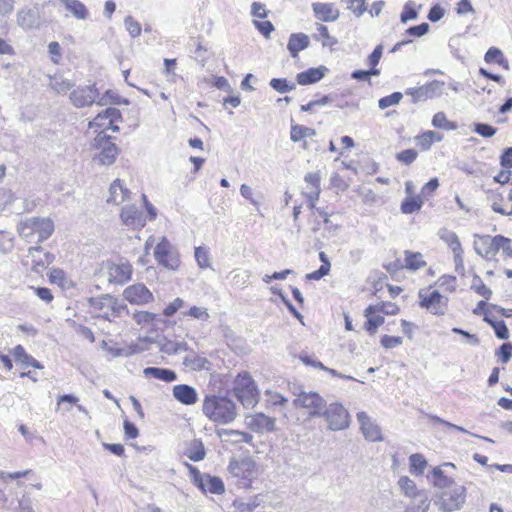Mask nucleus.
Here are the masks:
<instances>
[{
  "instance_id": "obj_1",
  "label": "nucleus",
  "mask_w": 512,
  "mask_h": 512,
  "mask_svg": "<svg viewBox=\"0 0 512 512\" xmlns=\"http://www.w3.org/2000/svg\"><path fill=\"white\" fill-rule=\"evenodd\" d=\"M203 414L216 424H229L237 417L235 403L227 396L220 394H208L202 405Z\"/></svg>"
},
{
  "instance_id": "obj_2",
  "label": "nucleus",
  "mask_w": 512,
  "mask_h": 512,
  "mask_svg": "<svg viewBox=\"0 0 512 512\" xmlns=\"http://www.w3.org/2000/svg\"><path fill=\"white\" fill-rule=\"evenodd\" d=\"M232 391L245 408H253L259 401V391L248 373L236 377Z\"/></svg>"
},
{
  "instance_id": "obj_3",
  "label": "nucleus",
  "mask_w": 512,
  "mask_h": 512,
  "mask_svg": "<svg viewBox=\"0 0 512 512\" xmlns=\"http://www.w3.org/2000/svg\"><path fill=\"white\" fill-rule=\"evenodd\" d=\"M293 405L297 408H303L308 411L310 417H320L327 402L315 391H305L302 388L294 389Z\"/></svg>"
},
{
  "instance_id": "obj_4",
  "label": "nucleus",
  "mask_w": 512,
  "mask_h": 512,
  "mask_svg": "<svg viewBox=\"0 0 512 512\" xmlns=\"http://www.w3.org/2000/svg\"><path fill=\"white\" fill-rule=\"evenodd\" d=\"M466 492L465 486L453 485L444 491H440L435 505L443 512L460 510L466 502Z\"/></svg>"
},
{
  "instance_id": "obj_5",
  "label": "nucleus",
  "mask_w": 512,
  "mask_h": 512,
  "mask_svg": "<svg viewBox=\"0 0 512 512\" xmlns=\"http://www.w3.org/2000/svg\"><path fill=\"white\" fill-rule=\"evenodd\" d=\"M320 417L324 418L331 431L345 430L350 425V414L340 402L326 404Z\"/></svg>"
},
{
  "instance_id": "obj_6",
  "label": "nucleus",
  "mask_w": 512,
  "mask_h": 512,
  "mask_svg": "<svg viewBox=\"0 0 512 512\" xmlns=\"http://www.w3.org/2000/svg\"><path fill=\"white\" fill-rule=\"evenodd\" d=\"M18 230L19 234L25 238L36 235L38 241H43L53 233L54 224L49 218L32 217L22 222Z\"/></svg>"
},
{
  "instance_id": "obj_7",
  "label": "nucleus",
  "mask_w": 512,
  "mask_h": 512,
  "mask_svg": "<svg viewBox=\"0 0 512 512\" xmlns=\"http://www.w3.org/2000/svg\"><path fill=\"white\" fill-rule=\"evenodd\" d=\"M228 470L233 477L239 479V485L243 488L251 486L254 479L258 476L257 465L251 458L232 460L229 463Z\"/></svg>"
},
{
  "instance_id": "obj_8",
  "label": "nucleus",
  "mask_w": 512,
  "mask_h": 512,
  "mask_svg": "<svg viewBox=\"0 0 512 512\" xmlns=\"http://www.w3.org/2000/svg\"><path fill=\"white\" fill-rule=\"evenodd\" d=\"M154 257L159 265L175 271L180 266L178 250L166 237H162L154 250Z\"/></svg>"
},
{
  "instance_id": "obj_9",
  "label": "nucleus",
  "mask_w": 512,
  "mask_h": 512,
  "mask_svg": "<svg viewBox=\"0 0 512 512\" xmlns=\"http://www.w3.org/2000/svg\"><path fill=\"white\" fill-rule=\"evenodd\" d=\"M111 140V136L104 131L99 132L94 138V146L100 150L95 159L102 165L113 164L119 154L118 147Z\"/></svg>"
},
{
  "instance_id": "obj_10",
  "label": "nucleus",
  "mask_w": 512,
  "mask_h": 512,
  "mask_svg": "<svg viewBox=\"0 0 512 512\" xmlns=\"http://www.w3.org/2000/svg\"><path fill=\"white\" fill-rule=\"evenodd\" d=\"M478 240L474 241L475 252L487 260L493 259L501 249V242H503V235H476Z\"/></svg>"
},
{
  "instance_id": "obj_11",
  "label": "nucleus",
  "mask_w": 512,
  "mask_h": 512,
  "mask_svg": "<svg viewBox=\"0 0 512 512\" xmlns=\"http://www.w3.org/2000/svg\"><path fill=\"white\" fill-rule=\"evenodd\" d=\"M419 299V305L426 308L433 315L442 316L447 311L448 298L441 295L437 290L430 292L428 295L421 290Z\"/></svg>"
},
{
  "instance_id": "obj_12",
  "label": "nucleus",
  "mask_w": 512,
  "mask_h": 512,
  "mask_svg": "<svg viewBox=\"0 0 512 512\" xmlns=\"http://www.w3.org/2000/svg\"><path fill=\"white\" fill-rule=\"evenodd\" d=\"M443 87L444 82L433 80L420 87L408 88L405 93L412 97V101L414 103H417L440 96L442 94Z\"/></svg>"
},
{
  "instance_id": "obj_13",
  "label": "nucleus",
  "mask_w": 512,
  "mask_h": 512,
  "mask_svg": "<svg viewBox=\"0 0 512 512\" xmlns=\"http://www.w3.org/2000/svg\"><path fill=\"white\" fill-rule=\"evenodd\" d=\"M99 96V91L96 88L95 84L88 86H79L74 89L70 95V101L77 108L91 106L94 102L97 101V97Z\"/></svg>"
},
{
  "instance_id": "obj_14",
  "label": "nucleus",
  "mask_w": 512,
  "mask_h": 512,
  "mask_svg": "<svg viewBox=\"0 0 512 512\" xmlns=\"http://www.w3.org/2000/svg\"><path fill=\"white\" fill-rule=\"evenodd\" d=\"M357 420L364 438L370 442H381L383 440L380 427L364 412H358Z\"/></svg>"
},
{
  "instance_id": "obj_15",
  "label": "nucleus",
  "mask_w": 512,
  "mask_h": 512,
  "mask_svg": "<svg viewBox=\"0 0 512 512\" xmlns=\"http://www.w3.org/2000/svg\"><path fill=\"white\" fill-rule=\"evenodd\" d=\"M123 297L131 304L143 305L153 301L152 292L142 283L133 284L123 292Z\"/></svg>"
},
{
  "instance_id": "obj_16",
  "label": "nucleus",
  "mask_w": 512,
  "mask_h": 512,
  "mask_svg": "<svg viewBox=\"0 0 512 512\" xmlns=\"http://www.w3.org/2000/svg\"><path fill=\"white\" fill-rule=\"evenodd\" d=\"M276 420L264 413H256L246 417V424L249 429L256 433L273 432L276 429Z\"/></svg>"
},
{
  "instance_id": "obj_17",
  "label": "nucleus",
  "mask_w": 512,
  "mask_h": 512,
  "mask_svg": "<svg viewBox=\"0 0 512 512\" xmlns=\"http://www.w3.org/2000/svg\"><path fill=\"white\" fill-rule=\"evenodd\" d=\"M132 266L129 262L112 263L108 266V280L110 283L123 285L131 279Z\"/></svg>"
},
{
  "instance_id": "obj_18",
  "label": "nucleus",
  "mask_w": 512,
  "mask_h": 512,
  "mask_svg": "<svg viewBox=\"0 0 512 512\" xmlns=\"http://www.w3.org/2000/svg\"><path fill=\"white\" fill-rule=\"evenodd\" d=\"M90 307L102 312L101 316L107 320L116 316V301L110 295H101L89 299Z\"/></svg>"
},
{
  "instance_id": "obj_19",
  "label": "nucleus",
  "mask_w": 512,
  "mask_h": 512,
  "mask_svg": "<svg viewBox=\"0 0 512 512\" xmlns=\"http://www.w3.org/2000/svg\"><path fill=\"white\" fill-rule=\"evenodd\" d=\"M28 256L32 259V270L36 273H40L46 269L55 259L54 255L45 252L42 247H30L28 250Z\"/></svg>"
},
{
  "instance_id": "obj_20",
  "label": "nucleus",
  "mask_w": 512,
  "mask_h": 512,
  "mask_svg": "<svg viewBox=\"0 0 512 512\" xmlns=\"http://www.w3.org/2000/svg\"><path fill=\"white\" fill-rule=\"evenodd\" d=\"M120 218L126 226L133 229L142 228L146 224L142 211L134 205L124 206L121 210Z\"/></svg>"
},
{
  "instance_id": "obj_21",
  "label": "nucleus",
  "mask_w": 512,
  "mask_h": 512,
  "mask_svg": "<svg viewBox=\"0 0 512 512\" xmlns=\"http://www.w3.org/2000/svg\"><path fill=\"white\" fill-rule=\"evenodd\" d=\"M443 467H452L455 468L453 463H444L441 466H437L433 468L430 475H428L429 481L441 491H444L453 485H457L453 478L444 474Z\"/></svg>"
},
{
  "instance_id": "obj_22",
  "label": "nucleus",
  "mask_w": 512,
  "mask_h": 512,
  "mask_svg": "<svg viewBox=\"0 0 512 512\" xmlns=\"http://www.w3.org/2000/svg\"><path fill=\"white\" fill-rule=\"evenodd\" d=\"M312 10L315 17L323 22H334L340 16V12L334 3L315 2L312 3Z\"/></svg>"
},
{
  "instance_id": "obj_23",
  "label": "nucleus",
  "mask_w": 512,
  "mask_h": 512,
  "mask_svg": "<svg viewBox=\"0 0 512 512\" xmlns=\"http://www.w3.org/2000/svg\"><path fill=\"white\" fill-rule=\"evenodd\" d=\"M172 393L174 398L183 405H193L198 400V393L195 388L187 384L175 385Z\"/></svg>"
},
{
  "instance_id": "obj_24",
  "label": "nucleus",
  "mask_w": 512,
  "mask_h": 512,
  "mask_svg": "<svg viewBox=\"0 0 512 512\" xmlns=\"http://www.w3.org/2000/svg\"><path fill=\"white\" fill-rule=\"evenodd\" d=\"M310 44L308 35L304 33H292L289 37L287 49L291 57L296 58L300 51L306 49Z\"/></svg>"
},
{
  "instance_id": "obj_25",
  "label": "nucleus",
  "mask_w": 512,
  "mask_h": 512,
  "mask_svg": "<svg viewBox=\"0 0 512 512\" xmlns=\"http://www.w3.org/2000/svg\"><path fill=\"white\" fill-rule=\"evenodd\" d=\"M198 487L204 492H209L212 494H221L225 491L223 481L216 476L205 475L204 477H200V483Z\"/></svg>"
},
{
  "instance_id": "obj_26",
  "label": "nucleus",
  "mask_w": 512,
  "mask_h": 512,
  "mask_svg": "<svg viewBox=\"0 0 512 512\" xmlns=\"http://www.w3.org/2000/svg\"><path fill=\"white\" fill-rule=\"evenodd\" d=\"M17 24L26 30L38 27L37 13L30 8H22L17 13Z\"/></svg>"
},
{
  "instance_id": "obj_27",
  "label": "nucleus",
  "mask_w": 512,
  "mask_h": 512,
  "mask_svg": "<svg viewBox=\"0 0 512 512\" xmlns=\"http://www.w3.org/2000/svg\"><path fill=\"white\" fill-rule=\"evenodd\" d=\"M325 67L309 68L300 72L296 76L297 83L300 85L314 84L324 77Z\"/></svg>"
},
{
  "instance_id": "obj_28",
  "label": "nucleus",
  "mask_w": 512,
  "mask_h": 512,
  "mask_svg": "<svg viewBox=\"0 0 512 512\" xmlns=\"http://www.w3.org/2000/svg\"><path fill=\"white\" fill-rule=\"evenodd\" d=\"M109 193L110 196L107 199V203H112L114 205H119L124 202L130 194L129 190L123 187L119 179L114 180L110 185Z\"/></svg>"
},
{
  "instance_id": "obj_29",
  "label": "nucleus",
  "mask_w": 512,
  "mask_h": 512,
  "mask_svg": "<svg viewBox=\"0 0 512 512\" xmlns=\"http://www.w3.org/2000/svg\"><path fill=\"white\" fill-rule=\"evenodd\" d=\"M184 455L194 462L201 461L205 458L206 452L201 440L193 439L186 444Z\"/></svg>"
},
{
  "instance_id": "obj_30",
  "label": "nucleus",
  "mask_w": 512,
  "mask_h": 512,
  "mask_svg": "<svg viewBox=\"0 0 512 512\" xmlns=\"http://www.w3.org/2000/svg\"><path fill=\"white\" fill-rule=\"evenodd\" d=\"M146 377H153L164 382H173L177 379V375L173 370L158 367H147L143 370Z\"/></svg>"
},
{
  "instance_id": "obj_31",
  "label": "nucleus",
  "mask_w": 512,
  "mask_h": 512,
  "mask_svg": "<svg viewBox=\"0 0 512 512\" xmlns=\"http://www.w3.org/2000/svg\"><path fill=\"white\" fill-rule=\"evenodd\" d=\"M443 140V135L435 131H426L416 137V144L423 151L430 149L433 143Z\"/></svg>"
},
{
  "instance_id": "obj_32",
  "label": "nucleus",
  "mask_w": 512,
  "mask_h": 512,
  "mask_svg": "<svg viewBox=\"0 0 512 512\" xmlns=\"http://www.w3.org/2000/svg\"><path fill=\"white\" fill-rule=\"evenodd\" d=\"M410 504L404 512H427L430 507V500L427 493L420 494L417 497L410 498Z\"/></svg>"
},
{
  "instance_id": "obj_33",
  "label": "nucleus",
  "mask_w": 512,
  "mask_h": 512,
  "mask_svg": "<svg viewBox=\"0 0 512 512\" xmlns=\"http://www.w3.org/2000/svg\"><path fill=\"white\" fill-rule=\"evenodd\" d=\"M398 485L401 492L408 498L417 497L420 494L426 493L423 490H418L416 484L408 476H402L398 480Z\"/></svg>"
},
{
  "instance_id": "obj_34",
  "label": "nucleus",
  "mask_w": 512,
  "mask_h": 512,
  "mask_svg": "<svg viewBox=\"0 0 512 512\" xmlns=\"http://www.w3.org/2000/svg\"><path fill=\"white\" fill-rule=\"evenodd\" d=\"M316 31L317 34H313V38L316 41H321L323 47H332L337 44V39L330 35L327 26L317 23Z\"/></svg>"
},
{
  "instance_id": "obj_35",
  "label": "nucleus",
  "mask_w": 512,
  "mask_h": 512,
  "mask_svg": "<svg viewBox=\"0 0 512 512\" xmlns=\"http://www.w3.org/2000/svg\"><path fill=\"white\" fill-rule=\"evenodd\" d=\"M183 364L192 370L199 371L206 369L209 361L205 357L191 352L184 358Z\"/></svg>"
},
{
  "instance_id": "obj_36",
  "label": "nucleus",
  "mask_w": 512,
  "mask_h": 512,
  "mask_svg": "<svg viewBox=\"0 0 512 512\" xmlns=\"http://www.w3.org/2000/svg\"><path fill=\"white\" fill-rule=\"evenodd\" d=\"M378 312H382L386 315H396L399 312V307L392 302H381L376 305H369L365 309V313H367V315Z\"/></svg>"
},
{
  "instance_id": "obj_37",
  "label": "nucleus",
  "mask_w": 512,
  "mask_h": 512,
  "mask_svg": "<svg viewBox=\"0 0 512 512\" xmlns=\"http://www.w3.org/2000/svg\"><path fill=\"white\" fill-rule=\"evenodd\" d=\"M100 120H107V125H113L122 120V115L119 109L109 107L93 119V124H97Z\"/></svg>"
},
{
  "instance_id": "obj_38",
  "label": "nucleus",
  "mask_w": 512,
  "mask_h": 512,
  "mask_svg": "<svg viewBox=\"0 0 512 512\" xmlns=\"http://www.w3.org/2000/svg\"><path fill=\"white\" fill-rule=\"evenodd\" d=\"M259 496H255L248 500L236 499L233 501V507L235 512H254L255 509L260 505Z\"/></svg>"
},
{
  "instance_id": "obj_39",
  "label": "nucleus",
  "mask_w": 512,
  "mask_h": 512,
  "mask_svg": "<svg viewBox=\"0 0 512 512\" xmlns=\"http://www.w3.org/2000/svg\"><path fill=\"white\" fill-rule=\"evenodd\" d=\"M160 350L167 355H174L181 351H187L188 345L185 341L165 340L161 344Z\"/></svg>"
},
{
  "instance_id": "obj_40",
  "label": "nucleus",
  "mask_w": 512,
  "mask_h": 512,
  "mask_svg": "<svg viewBox=\"0 0 512 512\" xmlns=\"http://www.w3.org/2000/svg\"><path fill=\"white\" fill-rule=\"evenodd\" d=\"M314 135H316V131L313 128L298 124L291 126L290 138L293 142H299L306 137H312Z\"/></svg>"
},
{
  "instance_id": "obj_41",
  "label": "nucleus",
  "mask_w": 512,
  "mask_h": 512,
  "mask_svg": "<svg viewBox=\"0 0 512 512\" xmlns=\"http://www.w3.org/2000/svg\"><path fill=\"white\" fill-rule=\"evenodd\" d=\"M438 236L440 237L441 240L447 243V245L451 248L452 251L459 252L461 243L455 232L448 230L447 228H442L439 230Z\"/></svg>"
},
{
  "instance_id": "obj_42",
  "label": "nucleus",
  "mask_w": 512,
  "mask_h": 512,
  "mask_svg": "<svg viewBox=\"0 0 512 512\" xmlns=\"http://www.w3.org/2000/svg\"><path fill=\"white\" fill-rule=\"evenodd\" d=\"M424 266H426V262L423 260V256L421 253L405 251V267L407 269L415 271Z\"/></svg>"
},
{
  "instance_id": "obj_43",
  "label": "nucleus",
  "mask_w": 512,
  "mask_h": 512,
  "mask_svg": "<svg viewBox=\"0 0 512 512\" xmlns=\"http://www.w3.org/2000/svg\"><path fill=\"white\" fill-rule=\"evenodd\" d=\"M423 201L420 196H408L401 204V211L404 214H412L421 209Z\"/></svg>"
},
{
  "instance_id": "obj_44",
  "label": "nucleus",
  "mask_w": 512,
  "mask_h": 512,
  "mask_svg": "<svg viewBox=\"0 0 512 512\" xmlns=\"http://www.w3.org/2000/svg\"><path fill=\"white\" fill-rule=\"evenodd\" d=\"M221 436L229 437V441L232 443H248L251 444L253 441V436L246 432H241L237 430H228L225 429L220 434Z\"/></svg>"
},
{
  "instance_id": "obj_45",
  "label": "nucleus",
  "mask_w": 512,
  "mask_h": 512,
  "mask_svg": "<svg viewBox=\"0 0 512 512\" xmlns=\"http://www.w3.org/2000/svg\"><path fill=\"white\" fill-rule=\"evenodd\" d=\"M432 125L435 128L443 129L446 131L456 130L458 125L456 122L447 119L444 112H437L432 118Z\"/></svg>"
},
{
  "instance_id": "obj_46",
  "label": "nucleus",
  "mask_w": 512,
  "mask_h": 512,
  "mask_svg": "<svg viewBox=\"0 0 512 512\" xmlns=\"http://www.w3.org/2000/svg\"><path fill=\"white\" fill-rule=\"evenodd\" d=\"M73 86L74 83L61 76H54L50 78V87L57 94H66L71 88H73Z\"/></svg>"
},
{
  "instance_id": "obj_47",
  "label": "nucleus",
  "mask_w": 512,
  "mask_h": 512,
  "mask_svg": "<svg viewBox=\"0 0 512 512\" xmlns=\"http://www.w3.org/2000/svg\"><path fill=\"white\" fill-rule=\"evenodd\" d=\"M410 472L416 475H422L427 466V461L422 454L415 453L409 457Z\"/></svg>"
},
{
  "instance_id": "obj_48",
  "label": "nucleus",
  "mask_w": 512,
  "mask_h": 512,
  "mask_svg": "<svg viewBox=\"0 0 512 512\" xmlns=\"http://www.w3.org/2000/svg\"><path fill=\"white\" fill-rule=\"evenodd\" d=\"M270 86L279 93H287L296 88V84L289 82L285 78H273L270 81Z\"/></svg>"
},
{
  "instance_id": "obj_49",
  "label": "nucleus",
  "mask_w": 512,
  "mask_h": 512,
  "mask_svg": "<svg viewBox=\"0 0 512 512\" xmlns=\"http://www.w3.org/2000/svg\"><path fill=\"white\" fill-rule=\"evenodd\" d=\"M471 288L486 300H489L492 296V291L484 284L478 275H474Z\"/></svg>"
},
{
  "instance_id": "obj_50",
  "label": "nucleus",
  "mask_w": 512,
  "mask_h": 512,
  "mask_svg": "<svg viewBox=\"0 0 512 512\" xmlns=\"http://www.w3.org/2000/svg\"><path fill=\"white\" fill-rule=\"evenodd\" d=\"M367 321L365 323V329L369 334H374L379 326L384 323V317L381 315H374L365 313Z\"/></svg>"
},
{
  "instance_id": "obj_51",
  "label": "nucleus",
  "mask_w": 512,
  "mask_h": 512,
  "mask_svg": "<svg viewBox=\"0 0 512 512\" xmlns=\"http://www.w3.org/2000/svg\"><path fill=\"white\" fill-rule=\"evenodd\" d=\"M195 260L198 264V266L201 269H206L210 267V257H209V251L205 247H196L195 248Z\"/></svg>"
},
{
  "instance_id": "obj_52",
  "label": "nucleus",
  "mask_w": 512,
  "mask_h": 512,
  "mask_svg": "<svg viewBox=\"0 0 512 512\" xmlns=\"http://www.w3.org/2000/svg\"><path fill=\"white\" fill-rule=\"evenodd\" d=\"M403 95L401 92H394L388 96L382 97L378 101V106L380 109L384 110L390 106H395L399 104Z\"/></svg>"
},
{
  "instance_id": "obj_53",
  "label": "nucleus",
  "mask_w": 512,
  "mask_h": 512,
  "mask_svg": "<svg viewBox=\"0 0 512 512\" xmlns=\"http://www.w3.org/2000/svg\"><path fill=\"white\" fill-rule=\"evenodd\" d=\"M484 60L487 63L496 62L499 65H502V63L507 65V60L503 57L502 51L495 47L488 49V51L485 53Z\"/></svg>"
},
{
  "instance_id": "obj_54",
  "label": "nucleus",
  "mask_w": 512,
  "mask_h": 512,
  "mask_svg": "<svg viewBox=\"0 0 512 512\" xmlns=\"http://www.w3.org/2000/svg\"><path fill=\"white\" fill-rule=\"evenodd\" d=\"M97 105L105 106L108 104H119L120 96L112 90H107L103 95H99L96 101Z\"/></svg>"
},
{
  "instance_id": "obj_55",
  "label": "nucleus",
  "mask_w": 512,
  "mask_h": 512,
  "mask_svg": "<svg viewBox=\"0 0 512 512\" xmlns=\"http://www.w3.org/2000/svg\"><path fill=\"white\" fill-rule=\"evenodd\" d=\"M184 316H190L201 321H208L210 315L205 307L192 306L188 311L183 313Z\"/></svg>"
},
{
  "instance_id": "obj_56",
  "label": "nucleus",
  "mask_w": 512,
  "mask_h": 512,
  "mask_svg": "<svg viewBox=\"0 0 512 512\" xmlns=\"http://www.w3.org/2000/svg\"><path fill=\"white\" fill-rule=\"evenodd\" d=\"M124 25L132 38L138 37L141 34V25L132 16L125 17Z\"/></svg>"
},
{
  "instance_id": "obj_57",
  "label": "nucleus",
  "mask_w": 512,
  "mask_h": 512,
  "mask_svg": "<svg viewBox=\"0 0 512 512\" xmlns=\"http://www.w3.org/2000/svg\"><path fill=\"white\" fill-rule=\"evenodd\" d=\"M418 16L417 11L414 8V3L409 1L405 4L404 9L401 13L400 19L402 23H406L409 20H414Z\"/></svg>"
},
{
  "instance_id": "obj_58",
  "label": "nucleus",
  "mask_w": 512,
  "mask_h": 512,
  "mask_svg": "<svg viewBox=\"0 0 512 512\" xmlns=\"http://www.w3.org/2000/svg\"><path fill=\"white\" fill-rule=\"evenodd\" d=\"M133 318L139 325H149L153 324V322L156 320V314L148 311H141L135 313Z\"/></svg>"
},
{
  "instance_id": "obj_59",
  "label": "nucleus",
  "mask_w": 512,
  "mask_h": 512,
  "mask_svg": "<svg viewBox=\"0 0 512 512\" xmlns=\"http://www.w3.org/2000/svg\"><path fill=\"white\" fill-rule=\"evenodd\" d=\"M13 248V237L10 233L0 230V252L8 253Z\"/></svg>"
},
{
  "instance_id": "obj_60",
  "label": "nucleus",
  "mask_w": 512,
  "mask_h": 512,
  "mask_svg": "<svg viewBox=\"0 0 512 512\" xmlns=\"http://www.w3.org/2000/svg\"><path fill=\"white\" fill-rule=\"evenodd\" d=\"M379 74H380L379 69L355 70L351 73V77L355 80L370 82V76H378Z\"/></svg>"
},
{
  "instance_id": "obj_61",
  "label": "nucleus",
  "mask_w": 512,
  "mask_h": 512,
  "mask_svg": "<svg viewBox=\"0 0 512 512\" xmlns=\"http://www.w3.org/2000/svg\"><path fill=\"white\" fill-rule=\"evenodd\" d=\"M474 131L482 137L490 138L496 134L497 129L489 124L476 123L474 126Z\"/></svg>"
},
{
  "instance_id": "obj_62",
  "label": "nucleus",
  "mask_w": 512,
  "mask_h": 512,
  "mask_svg": "<svg viewBox=\"0 0 512 512\" xmlns=\"http://www.w3.org/2000/svg\"><path fill=\"white\" fill-rule=\"evenodd\" d=\"M13 355H14L15 361L24 366H27L28 362H30V360L32 358L31 355L26 353V351L22 345H17L14 348Z\"/></svg>"
},
{
  "instance_id": "obj_63",
  "label": "nucleus",
  "mask_w": 512,
  "mask_h": 512,
  "mask_svg": "<svg viewBox=\"0 0 512 512\" xmlns=\"http://www.w3.org/2000/svg\"><path fill=\"white\" fill-rule=\"evenodd\" d=\"M398 161L404 164H411L417 158V151L414 149H406L396 155Z\"/></svg>"
},
{
  "instance_id": "obj_64",
  "label": "nucleus",
  "mask_w": 512,
  "mask_h": 512,
  "mask_svg": "<svg viewBox=\"0 0 512 512\" xmlns=\"http://www.w3.org/2000/svg\"><path fill=\"white\" fill-rule=\"evenodd\" d=\"M185 302L181 298H175L169 305L165 307L163 310V314L166 317H171L174 315L180 308L184 306Z\"/></svg>"
}]
</instances>
